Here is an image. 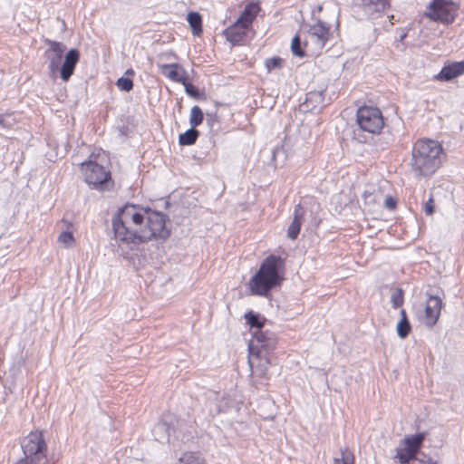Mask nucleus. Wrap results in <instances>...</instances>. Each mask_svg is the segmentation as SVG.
<instances>
[{
    "label": "nucleus",
    "mask_w": 464,
    "mask_h": 464,
    "mask_svg": "<svg viewBox=\"0 0 464 464\" xmlns=\"http://www.w3.org/2000/svg\"><path fill=\"white\" fill-rule=\"evenodd\" d=\"M156 430H166L167 431V438L169 439L170 437V428L166 422H160L156 426Z\"/></svg>",
    "instance_id": "38"
},
{
    "label": "nucleus",
    "mask_w": 464,
    "mask_h": 464,
    "mask_svg": "<svg viewBox=\"0 0 464 464\" xmlns=\"http://www.w3.org/2000/svg\"><path fill=\"white\" fill-rule=\"evenodd\" d=\"M248 26L238 24L236 21L231 26L224 31L226 39L233 44L240 43L246 36Z\"/></svg>",
    "instance_id": "16"
},
{
    "label": "nucleus",
    "mask_w": 464,
    "mask_h": 464,
    "mask_svg": "<svg viewBox=\"0 0 464 464\" xmlns=\"http://www.w3.org/2000/svg\"><path fill=\"white\" fill-rule=\"evenodd\" d=\"M395 459H398L401 464H408L416 458L412 452H409L404 447L396 449Z\"/></svg>",
    "instance_id": "28"
},
{
    "label": "nucleus",
    "mask_w": 464,
    "mask_h": 464,
    "mask_svg": "<svg viewBox=\"0 0 464 464\" xmlns=\"http://www.w3.org/2000/svg\"><path fill=\"white\" fill-rule=\"evenodd\" d=\"M284 265L285 261L281 256L270 255L265 258L259 270L249 281L252 293L265 296L272 288L279 285L283 280L280 271Z\"/></svg>",
    "instance_id": "3"
},
{
    "label": "nucleus",
    "mask_w": 464,
    "mask_h": 464,
    "mask_svg": "<svg viewBox=\"0 0 464 464\" xmlns=\"http://www.w3.org/2000/svg\"><path fill=\"white\" fill-rule=\"evenodd\" d=\"M426 438L425 432H420L413 435L406 436L401 441V444L407 449L409 452H412L413 454H417L420 448L421 447L424 440Z\"/></svg>",
    "instance_id": "18"
},
{
    "label": "nucleus",
    "mask_w": 464,
    "mask_h": 464,
    "mask_svg": "<svg viewBox=\"0 0 464 464\" xmlns=\"http://www.w3.org/2000/svg\"><path fill=\"white\" fill-rule=\"evenodd\" d=\"M17 121L14 117V114L12 113H4L0 114V126L4 129H12Z\"/></svg>",
    "instance_id": "32"
},
{
    "label": "nucleus",
    "mask_w": 464,
    "mask_h": 464,
    "mask_svg": "<svg viewBox=\"0 0 464 464\" xmlns=\"http://www.w3.org/2000/svg\"><path fill=\"white\" fill-rule=\"evenodd\" d=\"M454 7L448 0H433L425 13L426 16L433 21L450 24L454 21Z\"/></svg>",
    "instance_id": "10"
},
{
    "label": "nucleus",
    "mask_w": 464,
    "mask_h": 464,
    "mask_svg": "<svg viewBox=\"0 0 464 464\" xmlns=\"http://www.w3.org/2000/svg\"><path fill=\"white\" fill-rule=\"evenodd\" d=\"M334 464H354V455L348 448L341 449V457L334 458Z\"/></svg>",
    "instance_id": "27"
},
{
    "label": "nucleus",
    "mask_w": 464,
    "mask_h": 464,
    "mask_svg": "<svg viewBox=\"0 0 464 464\" xmlns=\"http://www.w3.org/2000/svg\"><path fill=\"white\" fill-rule=\"evenodd\" d=\"M396 206L397 205H384V207L390 210H394L396 208Z\"/></svg>",
    "instance_id": "42"
},
{
    "label": "nucleus",
    "mask_w": 464,
    "mask_h": 464,
    "mask_svg": "<svg viewBox=\"0 0 464 464\" xmlns=\"http://www.w3.org/2000/svg\"><path fill=\"white\" fill-rule=\"evenodd\" d=\"M306 212V208L303 205L295 206L293 220L287 228V237L290 239L294 240L297 238L302 224L305 220Z\"/></svg>",
    "instance_id": "14"
},
{
    "label": "nucleus",
    "mask_w": 464,
    "mask_h": 464,
    "mask_svg": "<svg viewBox=\"0 0 464 464\" xmlns=\"http://www.w3.org/2000/svg\"><path fill=\"white\" fill-rule=\"evenodd\" d=\"M400 314H401V319H408L406 311L404 309H401Z\"/></svg>",
    "instance_id": "40"
},
{
    "label": "nucleus",
    "mask_w": 464,
    "mask_h": 464,
    "mask_svg": "<svg viewBox=\"0 0 464 464\" xmlns=\"http://www.w3.org/2000/svg\"><path fill=\"white\" fill-rule=\"evenodd\" d=\"M63 222H68L69 221V218H68V214H65L63 218Z\"/></svg>",
    "instance_id": "43"
},
{
    "label": "nucleus",
    "mask_w": 464,
    "mask_h": 464,
    "mask_svg": "<svg viewBox=\"0 0 464 464\" xmlns=\"http://www.w3.org/2000/svg\"><path fill=\"white\" fill-rule=\"evenodd\" d=\"M362 5L367 13L383 11L388 5V0H362Z\"/></svg>",
    "instance_id": "21"
},
{
    "label": "nucleus",
    "mask_w": 464,
    "mask_h": 464,
    "mask_svg": "<svg viewBox=\"0 0 464 464\" xmlns=\"http://www.w3.org/2000/svg\"><path fill=\"white\" fill-rule=\"evenodd\" d=\"M45 43L49 45L46 53H53L54 55L63 57L64 51L66 50L65 44L60 42L46 39Z\"/></svg>",
    "instance_id": "25"
},
{
    "label": "nucleus",
    "mask_w": 464,
    "mask_h": 464,
    "mask_svg": "<svg viewBox=\"0 0 464 464\" xmlns=\"http://www.w3.org/2000/svg\"><path fill=\"white\" fill-rule=\"evenodd\" d=\"M451 199V192L448 191L441 186L433 188L430 193V197L425 203H441Z\"/></svg>",
    "instance_id": "20"
},
{
    "label": "nucleus",
    "mask_w": 464,
    "mask_h": 464,
    "mask_svg": "<svg viewBox=\"0 0 464 464\" xmlns=\"http://www.w3.org/2000/svg\"><path fill=\"white\" fill-rule=\"evenodd\" d=\"M116 85L121 91L130 92L133 88V82L130 78L122 76L117 80Z\"/></svg>",
    "instance_id": "34"
},
{
    "label": "nucleus",
    "mask_w": 464,
    "mask_h": 464,
    "mask_svg": "<svg viewBox=\"0 0 464 464\" xmlns=\"http://www.w3.org/2000/svg\"><path fill=\"white\" fill-rule=\"evenodd\" d=\"M199 132L195 128L187 130L184 133L179 135V141L180 145L189 146L196 142Z\"/></svg>",
    "instance_id": "23"
},
{
    "label": "nucleus",
    "mask_w": 464,
    "mask_h": 464,
    "mask_svg": "<svg viewBox=\"0 0 464 464\" xmlns=\"http://www.w3.org/2000/svg\"><path fill=\"white\" fill-rule=\"evenodd\" d=\"M372 218H374V219H381L382 217L374 216V217H372Z\"/></svg>",
    "instance_id": "44"
},
{
    "label": "nucleus",
    "mask_w": 464,
    "mask_h": 464,
    "mask_svg": "<svg viewBox=\"0 0 464 464\" xmlns=\"http://www.w3.org/2000/svg\"><path fill=\"white\" fill-rule=\"evenodd\" d=\"M246 323L250 325L252 332L255 330H262L265 319L262 318L258 314H255L252 311L247 312L245 314Z\"/></svg>",
    "instance_id": "24"
},
{
    "label": "nucleus",
    "mask_w": 464,
    "mask_h": 464,
    "mask_svg": "<svg viewBox=\"0 0 464 464\" xmlns=\"http://www.w3.org/2000/svg\"><path fill=\"white\" fill-rule=\"evenodd\" d=\"M160 72L173 82L185 83L188 80L186 71L179 63H169L160 65Z\"/></svg>",
    "instance_id": "15"
},
{
    "label": "nucleus",
    "mask_w": 464,
    "mask_h": 464,
    "mask_svg": "<svg viewBox=\"0 0 464 464\" xmlns=\"http://www.w3.org/2000/svg\"><path fill=\"white\" fill-rule=\"evenodd\" d=\"M169 219L160 211L138 205H123L111 220L114 238L126 245L165 240L170 236Z\"/></svg>",
    "instance_id": "1"
},
{
    "label": "nucleus",
    "mask_w": 464,
    "mask_h": 464,
    "mask_svg": "<svg viewBox=\"0 0 464 464\" xmlns=\"http://www.w3.org/2000/svg\"><path fill=\"white\" fill-rule=\"evenodd\" d=\"M442 300L437 295H430L424 309V323L428 327H433L440 315Z\"/></svg>",
    "instance_id": "11"
},
{
    "label": "nucleus",
    "mask_w": 464,
    "mask_h": 464,
    "mask_svg": "<svg viewBox=\"0 0 464 464\" xmlns=\"http://www.w3.org/2000/svg\"><path fill=\"white\" fill-rule=\"evenodd\" d=\"M396 331L400 338L405 339L411 331V326L408 319H401L396 326Z\"/></svg>",
    "instance_id": "29"
},
{
    "label": "nucleus",
    "mask_w": 464,
    "mask_h": 464,
    "mask_svg": "<svg viewBox=\"0 0 464 464\" xmlns=\"http://www.w3.org/2000/svg\"><path fill=\"white\" fill-rule=\"evenodd\" d=\"M435 205H425V213L431 215L434 212Z\"/></svg>",
    "instance_id": "39"
},
{
    "label": "nucleus",
    "mask_w": 464,
    "mask_h": 464,
    "mask_svg": "<svg viewBox=\"0 0 464 464\" xmlns=\"http://www.w3.org/2000/svg\"><path fill=\"white\" fill-rule=\"evenodd\" d=\"M179 460L180 464H206L202 457L193 452H186Z\"/></svg>",
    "instance_id": "26"
},
{
    "label": "nucleus",
    "mask_w": 464,
    "mask_h": 464,
    "mask_svg": "<svg viewBox=\"0 0 464 464\" xmlns=\"http://www.w3.org/2000/svg\"><path fill=\"white\" fill-rule=\"evenodd\" d=\"M462 73H464V61L445 65L438 74V79L450 81Z\"/></svg>",
    "instance_id": "17"
},
{
    "label": "nucleus",
    "mask_w": 464,
    "mask_h": 464,
    "mask_svg": "<svg viewBox=\"0 0 464 464\" xmlns=\"http://www.w3.org/2000/svg\"><path fill=\"white\" fill-rule=\"evenodd\" d=\"M283 60L279 57H273L270 59H267L266 61V67L267 69V72H271L272 70L276 68H280L282 64Z\"/></svg>",
    "instance_id": "35"
},
{
    "label": "nucleus",
    "mask_w": 464,
    "mask_h": 464,
    "mask_svg": "<svg viewBox=\"0 0 464 464\" xmlns=\"http://www.w3.org/2000/svg\"><path fill=\"white\" fill-rule=\"evenodd\" d=\"M185 87V92L191 97L198 96V90L192 83L188 82V80L185 81V83H182Z\"/></svg>",
    "instance_id": "37"
},
{
    "label": "nucleus",
    "mask_w": 464,
    "mask_h": 464,
    "mask_svg": "<svg viewBox=\"0 0 464 464\" xmlns=\"http://www.w3.org/2000/svg\"><path fill=\"white\" fill-rule=\"evenodd\" d=\"M248 363L254 378L266 379L267 377V368L270 364L269 356L249 353Z\"/></svg>",
    "instance_id": "12"
},
{
    "label": "nucleus",
    "mask_w": 464,
    "mask_h": 464,
    "mask_svg": "<svg viewBox=\"0 0 464 464\" xmlns=\"http://www.w3.org/2000/svg\"><path fill=\"white\" fill-rule=\"evenodd\" d=\"M276 338L274 333L269 331L255 330L252 332V339L248 343L250 354L270 356L275 349Z\"/></svg>",
    "instance_id": "9"
},
{
    "label": "nucleus",
    "mask_w": 464,
    "mask_h": 464,
    "mask_svg": "<svg viewBox=\"0 0 464 464\" xmlns=\"http://www.w3.org/2000/svg\"><path fill=\"white\" fill-rule=\"evenodd\" d=\"M329 26L321 21L310 26L305 33L304 45L306 51L311 53V55H317L321 53L329 39Z\"/></svg>",
    "instance_id": "7"
},
{
    "label": "nucleus",
    "mask_w": 464,
    "mask_h": 464,
    "mask_svg": "<svg viewBox=\"0 0 464 464\" xmlns=\"http://www.w3.org/2000/svg\"><path fill=\"white\" fill-rule=\"evenodd\" d=\"M134 74V71L132 69H128L126 72H125V75H128V76H132Z\"/></svg>",
    "instance_id": "41"
},
{
    "label": "nucleus",
    "mask_w": 464,
    "mask_h": 464,
    "mask_svg": "<svg viewBox=\"0 0 464 464\" xmlns=\"http://www.w3.org/2000/svg\"><path fill=\"white\" fill-rule=\"evenodd\" d=\"M81 170L86 183L93 188L105 190L111 184L110 171L95 161L89 160L82 163Z\"/></svg>",
    "instance_id": "6"
},
{
    "label": "nucleus",
    "mask_w": 464,
    "mask_h": 464,
    "mask_svg": "<svg viewBox=\"0 0 464 464\" xmlns=\"http://www.w3.org/2000/svg\"><path fill=\"white\" fill-rule=\"evenodd\" d=\"M291 50L295 56L304 57L306 55V49L302 47V41L299 35H295L291 44Z\"/></svg>",
    "instance_id": "31"
},
{
    "label": "nucleus",
    "mask_w": 464,
    "mask_h": 464,
    "mask_svg": "<svg viewBox=\"0 0 464 464\" xmlns=\"http://www.w3.org/2000/svg\"><path fill=\"white\" fill-rule=\"evenodd\" d=\"M59 241L69 246L73 243L74 237L71 232L64 231L59 236Z\"/></svg>",
    "instance_id": "36"
},
{
    "label": "nucleus",
    "mask_w": 464,
    "mask_h": 464,
    "mask_svg": "<svg viewBox=\"0 0 464 464\" xmlns=\"http://www.w3.org/2000/svg\"><path fill=\"white\" fill-rule=\"evenodd\" d=\"M356 121L362 130L372 134L379 133L384 125L382 114L375 107L363 106L358 109Z\"/></svg>",
    "instance_id": "8"
},
{
    "label": "nucleus",
    "mask_w": 464,
    "mask_h": 464,
    "mask_svg": "<svg viewBox=\"0 0 464 464\" xmlns=\"http://www.w3.org/2000/svg\"><path fill=\"white\" fill-rule=\"evenodd\" d=\"M364 203H397L396 199L388 194H384L380 187L369 185L362 192Z\"/></svg>",
    "instance_id": "13"
},
{
    "label": "nucleus",
    "mask_w": 464,
    "mask_h": 464,
    "mask_svg": "<svg viewBox=\"0 0 464 464\" xmlns=\"http://www.w3.org/2000/svg\"><path fill=\"white\" fill-rule=\"evenodd\" d=\"M258 12H259L258 5L256 3H250L245 7L244 11L240 14V16L237 19V21L238 22V24H244V25H246L249 27L251 25L253 20L258 14Z\"/></svg>",
    "instance_id": "19"
},
{
    "label": "nucleus",
    "mask_w": 464,
    "mask_h": 464,
    "mask_svg": "<svg viewBox=\"0 0 464 464\" xmlns=\"http://www.w3.org/2000/svg\"><path fill=\"white\" fill-rule=\"evenodd\" d=\"M24 457L15 464H46L47 444L40 430L31 431L21 442Z\"/></svg>",
    "instance_id": "4"
},
{
    "label": "nucleus",
    "mask_w": 464,
    "mask_h": 464,
    "mask_svg": "<svg viewBox=\"0 0 464 464\" xmlns=\"http://www.w3.org/2000/svg\"><path fill=\"white\" fill-rule=\"evenodd\" d=\"M48 56V69L51 73L54 75L60 71L61 78L63 82H68L73 74L76 64L80 59V53L77 49H71L64 56V61L62 63L63 57L47 53Z\"/></svg>",
    "instance_id": "5"
},
{
    "label": "nucleus",
    "mask_w": 464,
    "mask_h": 464,
    "mask_svg": "<svg viewBox=\"0 0 464 464\" xmlns=\"http://www.w3.org/2000/svg\"><path fill=\"white\" fill-rule=\"evenodd\" d=\"M404 301L403 291L401 288H396L391 295V303L393 308H398L402 305Z\"/></svg>",
    "instance_id": "33"
},
{
    "label": "nucleus",
    "mask_w": 464,
    "mask_h": 464,
    "mask_svg": "<svg viewBox=\"0 0 464 464\" xmlns=\"http://www.w3.org/2000/svg\"><path fill=\"white\" fill-rule=\"evenodd\" d=\"M441 145L433 140H419L413 145L411 170L415 177H430L440 166Z\"/></svg>",
    "instance_id": "2"
},
{
    "label": "nucleus",
    "mask_w": 464,
    "mask_h": 464,
    "mask_svg": "<svg viewBox=\"0 0 464 464\" xmlns=\"http://www.w3.org/2000/svg\"><path fill=\"white\" fill-rule=\"evenodd\" d=\"M187 20L191 27L194 35H199L202 33V17L197 12H189Z\"/></svg>",
    "instance_id": "22"
},
{
    "label": "nucleus",
    "mask_w": 464,
    "mask_h": 464,
    "mask_svg": "<svg viewBox=\"0 0 464 464\" xmlns=\"http://www.w3.org/2000/svg\"><path fill=\"white\" fill-rule=\"evenodd\" d=\"M204 115L202 110L198 106H194L191 109L189 123L192 128H196L202 123Z\"/></svg>",
    "instance_id": "30"
}]
</instances>
